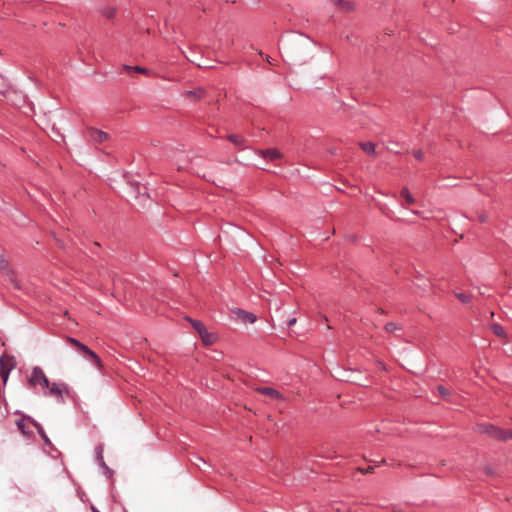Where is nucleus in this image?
<instances>
[{"label":"nucleus","instance_id":"f257e3e1","mask_svg":"<svg viewBox=\"0 0 512 512\" xmlns=\"http://www.w3.org/2000/svg\"><path fill=\"white\" fill-rule=\"evenodd\" d=\"M0 270L2 271L6 279L10 281L15 288L20 289V285L16 280L15 272L4 255H0Z\"/></svg>","mask_w":512,"mask_h":512},{"label":"nucleus","instance_id":"f03ea898","mask_svg":"<svg viewBox=\"0 0 512 512\" xmlns=\"http://www.w3.org/2000/svg\"><path fill=\"white\" fill-rule=\"evenodd\" d=\"M29 384L32 387L40 385L42 388L49 387V380L44 374L43 370L40 367H35L32 370L31 376L29 378Z\"/></svg>","mask_w":512,"mask_h":512},{"label":"nucleus","instance_id":"7ed1b4c3","mask_svg":"<svg viewBox=\"0 0 512 512\" xmlns=\"http://www.w3.org/2000/svg\"><path fill=\"white\" fill-rule=\"evenodd\" d=\"M14 367V360L12 357L3 355L0 358V376L4 383L7 382L10 371Z\"/></svg>","mask_w":512,"mask_h":512},{"label":"nucleus","instance_id":"20e7f679","mask_svg":"<svg viewBox=\"0 0 512 512\" xmlns=\"http://www.w3.org/2000/svg\"><path fill=\"white\" fill-rule=\"evenodd\" d=\"M477 431L483 434H487L498 440H500V436H503L502 429L491 424H479L477 426Z\"/></svg>","mask_w":512,"mask_h":512},{"label":"nucleus","instance_id":"39448f33","mask_svg":"<svg viewBox=\"0 0 512 512\" xmlns=\"http://www.w3.org/2000/svg\"><path fill=\"white\" fill-rule=\"evenodd\" d=\"M255 390L271 400L283 401L285 399L279 391L271 387H256Z\"/></svg>","mask_w":512,"mask_h":512},{"label":"nucleus","instance_id":"423d86ee","mask_svg":"<svg viewBox=\"0 0 512 512\" xmlns=\"http://www.w3.org/2000/svg\"><path fill=\"white\" fill-rule=\"evenodd\" d=\"M87 133L89 140L94 143H104L109 139V135L106 132L95 128L88 129Z\"/></svg>","mask_w":512,"mask_h":512},{"label":"nucleus","instance_id":"0eeeda50","mask_svg":"<svg viewBox=\"0 0 512 512\" xmlns=\"http://www.w3.org/2000/svg\"><path fill=\"white\" fill-rule=\"evenodd\" d=\"M232 314L237 320L243 323H254L256 321V316L253 313L239 308L232 310Z\"/></svg>","mask_w":512,"mask_h":512},{"label":"nucleus","instance_id":"6e6552de","mask_svg":"<svg viewBox=\"0 0 512 512\" xmlns=\"http://www.w3.org/2000/svg\"><path fill=\"white\" fill-rule=\"evenodd\" d=\"M259 154L262 157H264L266 159H270V160H276V159H281L282 158V154L280 153V151H278L275 148L261 150V151H259Z\"/></svg>","mask_w":512,"mask_h":512},{"label":"nucleus","instance_id":"1a4fd4ad","mask_svg":"<svg viewBox=\"0 0 512 512\" xmlns=\"http://www.w3.org/2000/svg\"><path fill=\"white\" fill-rule=\"evenodd\" d=\"M47 389H49V392H48L49 395L54 396L61 400L63 399L62 395H63V391L65 389L64 386L58 385L56 383H52V384L49 383V387Z\"/></svg>","mask_w":512,"mask_h":512},{"label":"nucleus","instance_id":"9d476101","mask_svg":"<svg viewBox=\"0 0 512 512\" xmlns=\"http://www.w3.org/2000/svg\"><path fill=\"white\" fill-rule=\"evenodd\" d=\"M199 336L201 337V340L205 345H212L217 340L216 335L208 332L206 328L203 330V332L199 334Z\"/></svg>","mask_w":512,"mask_h":512},{"label":"nucleus","instance_id":"9b49d317","mask_svg":"<svg viewBox=\"0 0 512 512\" xmlns=\"http://www.w3.org/2000/svg\"><path fill=\"white\" fill-rule=\"evenodd\" d=\"M333 4L336 5L340 10L344 12H350L354 9L353 3L346 0H332Z\"/></svg>","mask_w":512,"mask_h":512},{"label":"nucleus","instance_id":"f8f14e48","mask_svg":"<svg viewBox=\"0 0 512 512\" xmlns=\"http://www.w3.org/2000/svg\"><path fill=\"white\" fill-rule=\"evenodd\" d=\"M82 354L86 356L91 362H93L98 368L102 367L100 358L88 348V351H83Z\"/></svg>","mask_w":512,"mask_h":512},{"label":"nucleus","instance_id":"ddd939ff","mask_svg":"<svg viewBox=\"0 0 512 512\" xmlns=\"http://www.w3.org/2000/svg\"><path fill=\"white\" fill-rule=\"evenodd\" d=\"M360 147L362 148V150L365 153H367L369 155H374L375 154V145L372 142L360 143Z\"/></svg>","mask_w":512,"mask_h":512},{"label":"nucleus","instance_id":"4468645a","mask_svg":"<svg viewBox=\"0 0 512 512\" xmlns=\"http://www.w3.org/2000/svg\"><path fill=\"white\" fill-rule=\"evenodd\" d=\"M401 196L405 199L407 204L412 205L415 203V198L411 195L408 188H406V187L402 188Z\"/></svg>","mask_w":512,"mask_h":512},{"label":"nucleus","instance_id":"2eb2a0df","mask_svg":"<svg viewBox=\"0 0 512 512\" xmlns=\"http://www.w3.org/2000/svg\"><path fill=\"white\" fill-rule=\"evenodd\" d=\"M67 341L70 344H72L75 348H77L81 353L83 351H88V347L86 345L82 344L81 342H79L78 340H76L74 338L68 337Z\"/></svg>","mask_w":512,"mask_h":512},{"label":"nucleus","instance_id":"dca6fc26","mask_svg":"<svg viewBox=\"0 0 512 512\" xmlns=\"http://www.w3.org/2000/svg\"><path fill=\"white\" fill-rule=\"evenodd\" d=\"M123 69L125 71H127V72L136 71V72H139V73H142V74H148V70L143 68V67H140V66L124 65Z\"/></svg>","mask_w":512,"mask_h":512},{"label":"nucleus","instance_id":"f3484780","mask_svg":"<svg viewBox=\"0 0 512 512\" xmlns=\"http://www.w3.org/2000/svg\"><path fill=\"white\" fill-rule=\"evenodd\" d=\"M191 325L193 326V328L198 332V334H200L201 332H203V330L206 328L202 322L198 321V320H192V319H189Z\"/></svg>","mask_w":512,"mask_h":512},{"label":"nucleus","instance_id":"a211bd4d","mask_svg":"<svg viewBox=\"0 0 512 512\" xmlns=\"http://www.w3.org/2000/svg\"><path fill=\"white\" fill-rule=\"evenodd\" d=\"M491 328L494 334H496L498 337H506V333L503 327L499 324H493Z\"/></svg>","mask_w":512,"mask_h":512},{"label":"nucleus","instance_id":"6ab92c4d","mask_svg":"<svg viewBox=\"0 0 512 512\" xmlns=\"http://www.w3.org/2000/svg\"><path fill=\"white\" fill-rule=\"evenodd\" d=\"M228 139L234 144V145H237V146H240L242 145L243 143V138L239 135H229Z\"/></svg>","mask_w":512,"mask_h":512},{"label":"nucleus","instance_id":"aec40b11","mask_svg":"<svg viewBox=\"0 0 512 512\" xmlns=\"http://www.w3.org/2000/svg\"><path fill=\"white\" fill-rule=\"evenodd\" d=\"M456 297L464 304L471 301V296L465 293H455Z\"/></svg>","mask_w":512,"mask_h":512},{"label":"nucleus","instance_id":"412c9836","mask_svg":"<svg viewBox=\"0 0 512 512\" xmlns=\"http://www.w3.org/2000/svg\"><path fill=\"white\" fill-rule=\"evenodd\" d=\"M398 329H399V327L397 326V324H396V323H393V322L387 323V324L385 325V330H386V332H388V333H393V332H395V331H396V330H398Z\"/></svg>","mask_w":512,"mask_h":512},{"label":"nucleus","instance_id":"4be33fe9","mask_svg":"<svg viewBox=\"0 0 512 512\" xmlns=\"http://www.w3.org/2000/svg\"><path fill=\"white\" fill-rule=\"evenodd\" d=\"M503 436H500V440L507 441L512 440V430H502Z\"/></svg>","mask_w":512,"mask_h":512},{"label":"nucleus","instance_id":"5701e85b","mask_svg":"<svg viewBox=\"0 0 512 512\" xmlns=\"http://www.w3.org/2000/svg\"><path fill=\"white\" fill-rule=\"evenodd\" d=\"M203 90L188 91L186 94L191 97L201 98L203 96Z\"/></svg>","mask_w":512,"mask_h":512},{"label":"nucleus","instance_id":"b1692460","mask_svg":"<svg viewBox=\"0 0 512 512\" xmlns=\"http://www.w3.org/2000/svg\"><path fill=\"white\" fill-rule=\"evenodd\" d=\"M437 389L439 391V394L443 397H448L450 395L449 390L442 385H439Z\"/></svg>","mask_w":512,"mask_h":512},{"label":"nucleus","instance_id":"393cba45","mask_svg":"<svg viewBox=\"0 0 512 512\" xmlns=\"http://www.w3.org/2000/svg\"><path fill=\"white\" fill-rule=\"evenodd\" d=\"M36 427H37L38 433L42 436V438L44 439V441H45L47 444H49V443H50V441H49L48 437L46 436V434H45V432H44L43 428H42L41 426H39V425H36Z\"/></svg>","mask_w":512,"mask_h":512},{"label":"nucleus","instance_id":"a878e982","mask_svg":"<svg viewBox=\"0 0 512 512\" xmlns=\"http://www.w3.org/2000/svg\"><path fill=\"white\" fill-rule=\"evenodd\" d=\"M103 14L106 18L110 19L114 16L115 10L113 8H107L106 10H104Z\"/></svg>","mask_w":512,"mask_h":512},{"label":"nucleus","instance_id":"bb28decb","mask_svg":"<svg viewBox=\"0 0 512 512\" xmlns=\"http://www.w3.org/2000/svg\"><path fill=\"white\" fill-rule=\"evenodd\" d=\"M414 157H415L416 159L420 160V161H421V160H423V158H424V153H423V151H422V150H417V151H415V152H414Z\"/></svg>","mask_w":512,"mask_h":512},{"label":"nucleus","instance_id":"cd10ccee","mask_svg":"<svg viewBox=\"0 0 512 512\" xmlns=\"http://www.w3.org/2000/svg\"><path fill=\"white\" fill-rule=\"evenodd\" d=\"M360 471H361L362 473H373V471H374V467L369 466V467H367L366 469H360Z\"/></svg>","mask_w":512,"mask_h":512},{"label":"nucleus","instance_id":"c85d7f7f","mask_svg":"<svg viewBox=\"0 0 512 512\" xmlns=\"http://www.w3.org/2000/svg\"><path fill=\"white\" fill-rule=\"evenodd\" d=\"M484 472H485V474H487V475H493V474H494L493 469H492L491 467H489V466H486V467L484 468Z\"/></svg>","mask_w":512,"mask_h":512},{"label":"nucleus","instance_id":"c756f323","mask_svg":"<svg viewBox=\"0 0 512 512\" xmlns=\"http://www.w3.org/2000/svg\"><path fill=\"white\" fill-rule=\"evenodd\" d=\"M296 323V318H292L288 321L289 326H293Z\"/></svg>","mask_w":512,"mask_h":512},{"label":"nucleus","instance_id":"7c9ffc66","mask_svg":"<svg viewBox=\"0 0 512 512\" xmlns=\"http://www.w3.org/2000/svg\"><path fill=\"white\" fill-rule=\"evenodd\" d=\"M266 60L270 63V64H274L272 60H270V58L267 56L266 57Z\"/></svg>","mask_w":512,"mask_h":512},{"label":"nucleus","instance_id":"2f4dec72","mask_svg":"<svg viewBox=\"0 0 512 512\" xmlns=\"http://www.w3.org/2000/svg\"><path fill=\"white\" fill-rule=\"evenodd\" d=\"M200 461H201V462H205V461L203 460V458L198 457L197 463H200Z\"/></svg>","mask_w":512,"mask_h":512},{"label":"nucleus","instance_id":"473e14b6","mask_svg":"<svg viewBox=\"0 0 512 512\" xmlns=\"http://www.w3.org/2000/svg\"><path fill=\"white\" fill-rule=\"evenodd\" d=\"M200 461H201V462H205V461L203 460V458L198 457L197 463H200Z\"/></svg>","mask_w":512,"mask_h":512},{"label":"nucleus","instance_id":"72a5a7b5","mask_svg":"<svg viewBox=\"0 0 512 512\" xmlns=\"http://www.w3.org/2000/svg\"><path fill=\"white\" fill-rule=\"evenodd\" d=\"M92 510L93 512H99L98 510H96L94 507H92Z\"/></svg>","mask_w":512,"mask_h":512}]
</instances>
